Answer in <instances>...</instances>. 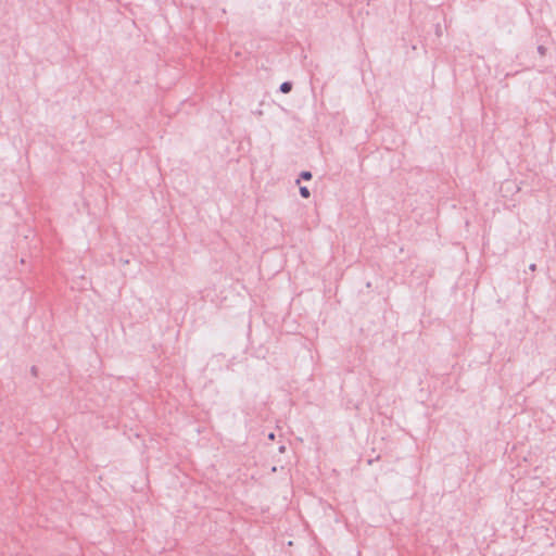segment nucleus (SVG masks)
<instances>
[{"instance_id":"1","label":"nucleus","mask_w":556,"mask_h":556,"mask_svg":"<svg viewBox=\"0 0 556 556\" xmlns=\"http://www.w3.org/2000/svg\"><path fill=\"white\" fill-rule=\"evenodd\" d=\"M292 89V84L290 81H283L280 87H279V90L282 92V93H288L290 92Z\"/></svg>"},{"instance_id":"2","label":"nucleus","mask_w":556,"mask_h":556,"mask_svg":"<svg viewBox=\"0 0 556 556\" xmlns=\"http://www.w3.org/2000/svg\"><path fill=\"white\" fill-rule=\"evenodd\" d=\"M300 194L302 198L307 199L311 193L307 187H300Z\"/></svg>"},{"instance_id":"3","label":"nucleus","mask_w":556,"mask_h":556,"mask_svg":"<svg viewBox=\"0 0 556 556\" xmlns=\"http://www.w3.org/2000/svg\"><path fill=\"white\" fill-rule=\"evenodd\" d=\"M300 177L304 180H309L312 178V173L308 172V170H303L301 174H300Z\"/></svg>"},{"instance_id":"4","label":"nucleus","mask_w":556,"mask_h":556,"mask_svg":"<svg viewBox=\"0 0 556 556\" xmlns=\"http://www.w3.org/2000/svg\"><path fill=\"white\" fill-rule=\"evenodd\" d=\"M538 52L541 54V55H544L546 53V48L544 46H539L538 47Z\"/></svg>"},{"instance_id":"5","label":"nucleus","mask_w":556,"mask_h":556,"mask_svg":"<svg viewBox=\"0 0 556 556\" xmlns=\"http://www.w3.org/2000/svg\"><path fill=\"white\" fill-rule=\"evenodd\" d=\"M31 374H33L34 376H36V375H37V368H36L35 366H33V367H31Z\"/></svg>"},{"instance_id":"6","label":"nucleus","mask_w":556,"mask_h":556,"mask_svg":"<svg viewBox=\"0 0 556 556\" xmlns=\"http://www.w3.org/2000/svg\"><path fill=\"white\" fill-rule=\"evenodd\" d=\"M268 439H269V440H274V439H275V434H274L273 432H270V433L268 434Z\"/></svg>"},{"instance_id":"7","label":"nucleus","mask_w":556,"mask_h":556,"mask_svg":"<svg viewBox=\"0 0 556 556\" xmlns=\"http://www.w3.org/2000/svg\"><path fill=\"white\" fill-rule=\"evenodd\" d=\"M531 270H535V264H531L529 267Z\"/></svg>"},{"instance_id":"8","label":"nucleus","mask_w":556,"mask_h":556,"mask_svg":"<svg viewBox=\"0 0 556 556\" xmlns=\"http://www.w3.org/2000/svg\"><path fill=\"white\" fill-rule=\"evenodd\" d=\"M285 450H286V447H285L283 445H281V446L279 447V452H281V453H282V452H285Z\"/></svg>"}]
</instances>
